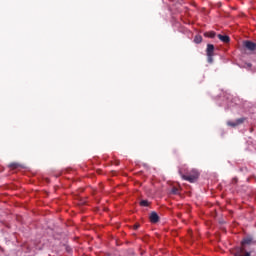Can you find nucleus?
Masks as SVG:
<instances>
[{
    "label": "nucleus",
    "mask_w": 256,
    "mask_h": 256,
    "mask_svg": "<svg viewBox=\"0 0 256 256\" xmlns=\"http://www.w3.org/2000/svg\"><path fill=\"white\" fill-rule=\"evenodd\" d=\"M251 243H253V238L251 236H248L246 238H244L241 241V249H240V253H244L245 252V245H251Z\"/></svg>",
    "instance_id": "obj_4"
},
{
    "label": "nucleus",
    "mask_w": 256,
    "mask_h": 256,
    "mask_svg": "<svg viewBox=\"0 0 256 256\" xmlns=\"http://www.w3.org/2000/svg\"><path fill=\"white\" fill-rule=\"evenodd\" d=\"M218 39H220L222 43H229V41H231V38H229V36L221 34H218Z\"/></svg>",
    "instance_id": "obj_7"
},
{
    "label": "nucleus",
    "mask_w": 256,
    "mask_h": 256,
    "mask_svg": "<svg viewBox=\"0 0 256 256\" xmlns=\"http://www.w3.org/2000/svg\"><path fill=\"white\" fill-rule=\"evenodd\" d=\"M216 33L213 31L205 32L204 37H209L210 39H213L215 37Z\"/></svg>",
    "instance_id": "obj_10"
},
{
    "label": "nucleus",
    "mask_w": 256,
    "mask_h": 256,
    "mask_svg": "<svg viewBox=\"0 0 256 256\" xmlns=\"http://www.w3.org/2000/svg\"><path fill=\"white\" fill-rule=\"evenodd\" d=\"M247 65H248V67H253V65L251 63H248Z\"/></svg>",
    "instance_id": "obj_15"
},
{
    "label": "nucleus",
    "mask_w": 256,
    "mask_h": 256,
    "mask_svg": "<svg viewBox=\"0 0 256 256\" xmlns=\"http://www.w3.org/2000/svg\"><path fill=\"white\" fill-rule=\"evenodd\" d=\"M8 167L10 168V169H19V167H21V164H19V163H17V162H12V163H10L9 165H8Z\"/></svg>",
    "instance_id": "obj_8"
},
{
    "label": "nucleus",
    "mask_w": 256,
    "mask_h": 256,
    "mask_svg": "<svg viewBox=\"0 0 256 256\" xmlns=\"http://www.w3.org/2000/svg\"><path fill=\"white\" fill-rule=\"evenodd\" d=\"M203 42V37L201 35H196L194 37V43L198 44Z\"/></svg>",
    "instance_id": "obj_9"
},
{
    "label": "nucleus",
    "mask_w": 256,
    "mask_h": 256,
    "mask_svg": "<svg viewBox=\"0 0 256 256\" xmlns=\"http://www.w3.org/2000/svg\"><path fill=\"white\" fill-rule=\"evenodd\" d=\"M139 227H141V225H139V223H136V224H134L133 229L135 231H137V229H139Z\"/></svg>",
    "instance_id": "obj_13"
},
{
    "label": "nucleus",
    "mask_w": 256,
    "mask_h": 256,
    "mask_svg": "<svg viewBox=\"0 0 256 256\" xmlns=\"http://www.w3.org/2000/svg\"><path fill=\"white\" fill-rule=\"evenodd\" d=\"M179 174L182 179L188 181V183H197V180L199 179V171H197V169L189 170L185 174L183 173V169H180Z\"/></svg>",
    "instance_id": "obj_1"
},
{
    "label": "nucleus",
    "mask_w": 256,
    "mask_h": 256,
    "mask_svg": "<svg viewBox=\"0 0 256 256\" xmlns=\"http://www.w3.org/2000/svg\"><path fill=\"white\" fill-rule=\"evenodd\" d=\"M171 193L173 195H177L179 193V189L174 187V188H172Z\"/></svg>",
    "instance_id": "obj_12"
},
{
    "label": "nucleus",
    "mask_w": 256,
    "mask_h": 256,
    "mask_svg": "<svg viewBox=\"0 0 256 256\" xmlns=\"http://www.w3.org/2000/svg\"><path fill=\"white\" fill-rule=\"evenodd\" d=\"M238 256H251V253L246 252L244 255H238Z\"/></svg>",
    "instance_id": "obj_14"
},
{
    "label": "nucleus",
    "mask_w": 256,
    "mask_h": 256,
    "mask_svg": "<svg viewBox=\"0 0 256 256\" xmlns=\"http://www.w3.org/2000/svg\"><path fill=\"white\" fill-rule=\"evenodd\" d=\"M245 118H238L236 121H228V127H239V125H243L245 123Z\"/></svg>",
    "instance_id": "obj_5"
},
{
    "label": "nucleus",
    "mask_w": 256,
    "mask_h": 256,
    "mask_svg": "<svg viewBox=\"0 0 256 256\" xmlns=\"http://www.w3.org/2000/svg\"><path fill=\"white\" fill-rule=\"evenodd\" d=\"M206 55L208 63H213V57L215 56V46L213 44L207 45Z\"/></svg>",
    "instance_id": "obj_2"
},
{
    "label": "nucleus",
    "mask_w": 256,
    "mask_h": 256,
    "mask_svg": "<svg viewBox=\"0 0 256 256\" xmlns=\"http://www.w3.org/2000/svg\"><path fill=\"white\" fill-rule=\"evenodd\" d=\"M149 205H150V203L147 200H141L140 201V206L141 207H149Z\"/></svg>",
    "instance_id": "obj_11"
},
{
    "label": "nucleus",
    "mask_w": 256,
    "mask_h": 256,
    "mask_svg": "<svg viewBox=\"0 0 256 256\" xmlns=\"http://www.w3.org/2000/svg\"><path fill=\"white\" fill-rule=\"evenodd\" d=\"M150 222L151 223H159V214H157V212H151Z\"/></svg>",
    "instance_id": "obj_6"
},
{
    "label": "nucleus",
    "mask_w": 256,
    "mask_h": 256,
    "mask_svg": "<svg viewBox=\"0 0 256 256\" xmlns=\"http://www.w3.org/2000/svg\"><path fill=\"white\" fill-rule=\"evenodd\" d=\"M243 47H245L247 51H250V53H255L256 51V43L251 40H245L243 42Z\"/></svg>",
    "instance_id": "obj_3"
}]
</instances>
